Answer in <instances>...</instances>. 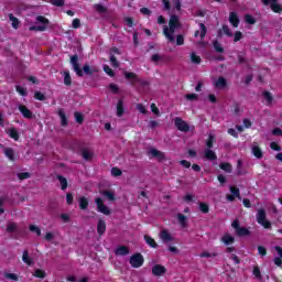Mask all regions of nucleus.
Here are the masks:
<instances>
[{
	"mask_svg": "<svg viewBox=\"0 0 282 282\" xmlns=\"http://www.w3.org/2000/svg\"><path fill=\"white\" fill-rule=\"evenodd\" d=\"M8 135L14 140L15 142H19V138H21V135L19 134V131L17 130V128H10L8 130Z\"/></svg>",
	"mask_w": 282,
	"mask_h": 282,
	"instance_id": "a878e982",
	"label": "nucleus"
},
{
	"mask_svg": "<svg viewBox=\"0 0 282 282\" xmlns=\"http://www.w3.org/2000/svg\"><path fill=\"white\" fill-rule=\"evenodd\" d=\"M46 3L55 6V8H63L65 6V0H44Z\"/></svg>",
	"mask_w": 282,
	"mask_h": 282,
	"instance_id": "4c0bfd02",
	"label": "nucleus"
},
{
	"mask_svg": "<svg viewBox=\"0 0 282 282\" xmlns=\"http://www.w3.org/2000/svg\"><path fill=\"white\" fill-rule=\"evenodd\" d=\"M56 180H58L62 191H67V186H68L67 178H65V176L58 174L56 176Z\"/></svg>",
	"mask_w": 282,
	"mask_h": 282,
	"instance_id": "cd10ccee",
	"label": "nucleus"
},
{
	"mask_svg": "<svg viewBox=\"0 0 282 282\" xmlns=\"http://www.w3.org/2000/svg\"><path fill=\"white\" fill-rule=\"evenodd\" d=\"M101 195H104V197H107L109 202H116V194L111 191H104L101 192Z\"/></svg>",
	"mask_w": 282,
	"mask_h": 282,
	"instance_id": "e433bc0d",
	"label": "nucleus"
},
{
	"mask_svg": "<svg viewBox=\"0 0 282 282\" xmlns=\"http://www.w3.org/2000/svg\"><path fill=\"white\" fill-rule=\"evenodd\" d=\"M123 75L126 80H131L130 82L131 87H138V85H140L141 87H147V85H149L147 80L138 77L135 73L124 72Z\"/></svg>",
	"mask_w": 282,
	"mask_h": 282,
	"instance_id": "f03ea898",
	"label": "nucleus"
},
{
	"mask_svg": "<svg viewBox=\"0 0 282 282\" xmlns=\"http://www.w3.org/2000/svg\"><path fill=\"white\" fill-rule=\"evenodd\" d=\"M149 154L152 155V158H158L160 161L164 160L165 158L164 152L155 148L150 149Z\"/></svg>",
	"mask_w": 282,
	"mask_h": 282,
	"instance_id": "a211bd4d",
	"label": "nucleus"
},
{
	"mask_svg": "<svg viewBox=\"0 0 282 282\" xmlns=\"http://www.w3.org/2000/svg\"><path fill=\"white\" fill-rule=\"evenodd\" d=\"M257 221L260 226H263L265 230H270V228H272V223L267 219V214L263 208L258 209Z\"/></svg>",
	"mask_w": 282,
	"mask_h": 282,
	"instance_id": "7ed1b4c3",
	"label": "nucleus"
},
{
	"mask_svg": "<svg viewBox=\"0 0 282 282\" xmlns=\"http://www.w3.org/2000/svg\"><path fill=\"white\" fill-rule=\"evenodd\" d=\"M229 23L232 25V28H239V23H241V20H239V15L237 12L231 11L229 13Z\"/></svg>",
	"mask_w": 282,
	"mask_h": 282,
	"instance_id": "f8f14e48",
	"label": "nucleus"
},
{
	"mask_svg": "<svg viewBox=\"0 0 282 282\" xmlns=\"http://www.w3.org/2000/svg\"><path fill=\"white\" fill-rule=\"evenodd\" d=\"M236 235L238 237H250V229L246 227H240L237 231Z\"/></svg>",
	"mask_w": 282,
	"mask_h": 282,
	"instance_id": "2f4dec72",
	"label": "nucleus"
},
{
	"mask_svg": "<svg viewBox=\"0 0 282 282\" xmlns=\"http://www.w3.org/2000/svg\"><path fill=\"white\" fill-rule=\"evenodd\" d=\"M131 268H142L144 265V256L142 253H134L130 257Z\"/></svg>",
	"mask_w": 282,
	"mask_h": 282,
	"instance_id": "20e7f679",
	"label": "nucleus"
},
{
	"mask_svg": "<svg viewBox=\"0 0 282 282\" xmlns=\"http://www.w3.org/2000/svg\"><path fill=\"white\" fill-rule=\"evenodd\" d=\"M215 135H213V134H209L208 135V139H207V141H206V147H207V149H213V147H214V144H215Z\"/></svg>",
	"mask_w": 282,
	"mask_h": 282,
	"instance_id": "49530a36",
	"label": "nucleus"
},
{
	"mask_svg": "<svg viewBox=\"0 0 282 282\" xmlns=\"http://www.w3.org/2000/svg\"><path fill=\"white\" fill-rule=\"evenodd\" d=\"M263 6H270V9L272 12L275 14H281L282 13V7L279 4L278 0H261Z\"/></svg>",
	"mask_w": 282,
	"mask_h": 282,
	"instance_id": "39448f33",
	"label": "nucleus"
},
{
	"mask_svg": "<svg viewBox=\"0 0 282 282\" xmlns=\"http://www.w3.org/2000/svg\"><path fill=\"white\" fill-rule=\"evenodd\" d=\"M186 100H199V96L197 94H187L185 95Z\"/></svg>",
	"mask_w": 282,
	"mask_h": 282,
	"instance_id": "69168bd1",
	"label": "nucleus"
},
{
	"mask_svg": "<svg viewBox=\"0 0 282 282\" xmlns=\"http://www.w3.org/2000/svg\"><path fill=\"white\" fill-rule=\"evenodd\" d=\"M104 72L111 78H113L116 76V72H113V69H111V67H109V65L104 66Z\"/></svg>",
	"mask_w": 282,
	"mask_h": 282,
	"instance_id": "09e8293b",
	"label": "nucleus"
},
{
	"mask_svg": "<svg viewBox=\"0 0 282 282\" xmlns=\"http://www.w3.org/2000/svg\"><path fill=\"white\" fill-rule=\"evenodd\" d=\"M64 85H66V87H70L72 85V75L69 74V70L64 72Z\"/></svg>",
	"mask_w": 282,
	"mask_h": 282,
	"instance_id": "58836bf2",
	"label": "nucleus"
},
{
	"mask_svg": "<svg viewBox=\"0 0 282 282\" xmlns=\"http://www.w3.org/2000/svg\"><path fill=\"white\" fill-rule=\"evenodd\" d=\"M15 91L20 94V96H28V89L21 86H15Z\"/></svg>",
	"mask_w": 282,
	"mask_h": 282,
	"instance_id": "6e6d98bb",
	"label": "nucleus"
},
{
	"mask_svg": "<svg viewBox=\"0 0 282 282\" xmlns=\"http://www.w3.org/2000/svg\"><path fill=\"white\" fill-rule=\"evenodd\" d=\"M111 175L113 177H120V175H122V170H120L119 167H112L111 169Z\"/></svg>",
	"mask_w": 282,
	"mask_h": 282,
	"instance_id": "4d7b16f0",
	"label": "nucleus"
},
{
	"mask_svg": "<svg viewBox=\"0 0 282 282\" xmlns=\"http://www.w3.org/2000/svg\"><path fill=\"white\" fill-rule=\"evenodd\" d=\"M70 65L79 78L83 76H94V74H98V68L96 66H90L89 64H84L83 68H80V63L78 62V54L70 56Z\"/></svg>",
	"mask_w": 282,
	"mask_h": 282,
	"instance_id": "f257e3e1",
	"label": "nucleus"
},
{
	"mask_svg": "<svg viewBox=\"0 0 282 282\" xmlns=\"http://www.w3.org/2000/svg\"><path fill=\"white\" fill-rule=\"evenodd\" d=\"M9 20L11 21V25L14 30H19V18L14 17V14H9Z\"/></svg>",
	"mask_w": 282,
	"mask_h": 282,
	"instance_id": "f704fd0d",
	"label": "nucleus"
},
{
	"mask_svg": "<svg viewBox=\"0 0 282 282\" xmlns=\"http://www.w3.org/2000/svg\"><path fill=\"white\" fill-rule=\"evenodd\" d=\"M252 155H254L257 160H261L263 158V150H261L259 145H253Z\"/></svg>",
	"mask_w": 282,
	"mask_h": 282,
	"instance_id": "bb28decb",
	"label": "nucleus"
},
{
	"mask_svg": "<svg viewBox=\"0 0 282 282\" xmlns=\"http://www.w3.org/2000/svg\"><path fill=\"white\" fill-rule=\"evenodd\" d=\"M176 45H184V35L178 34L176 36Z\"/></svg>",
	"mask_w": 282,
	"mask_h": 282,
	"instance_id": "774afa93",
	"label": "nucleus"
},
{
	"mask_svg": "<svg viewBox=\"0 0 282 282\" xmlns=\"http://www.w3.org/2000/svg\"><path fill=\"white\" fill-rule=\"evenodd\" d=\"M31 174L29 172H21L18 174V178L23 182V180H30Z\"/></svg>",
	"mask_w": 282,
	"mask_h": 282,
	"instance_id": "3c124183",
	"label": "nucleus"
},
{
	"mask_svg": "<svg viewBox=\"0 0 282 282\" xmlns=\"http://www.w3.org/2000/svg\"><path fill=\"white\" fill-rule=\"evenodd\" d=\"M116 257H127L129 254V247L127 246H119L115 249Z\"/></svg>",
	"mask_w": 282,
	"mask_h": 282,
	"instance_id": "4468645a",
	"label": "nucleus"
},
{
	"mask_svg": "<svg viewBox=\"0 0 282 282\" xmlns=\"http://www.w3.org/2000/svg\"><path fill=\"white\" fill-rule=\"evenodd\" d=\"M95 203H96L98 213H101L102 215H111V209H109V207L105 205V202L102 200V198L97 197L95 199Z\"/></svg>",
	"mask_w": 282,
	"mask_h": 282,
	"instance_id": "0eeeda50",
	"label": "nucleus"
},
{
	"mask_svg": "<svg viewBox=\"0 0 282 282\" xmlns=\"http://www.w3.org/2000/svg\"><path fill=\"white\" fill-rule=\"evenodd\" d=\"M169 26L176 28V29L181 28L180 17H177L176 14L171 15L169 21Z\"/></svg>",
	"mask_w": 282,
	"mask_h": 282,
	"instance_id": "5701e85b",
	"label": "nucleus"
},
{
	"mask_svg": "<svg viewBox=\"0 0 282 282\" xmlns=\"http://www.w3.org/2000/svg\"><path fill=\"white\" fill-rule=\"evenodd\" d=\"M199 31H195L194 36L197 39V36L200 37L202 41H204V39H206V33L208 32V28H206V24L204 23H199Z\"/></svg>",
	"mask_w": 282,
	"mask_h": 282,
	"instance_id": "ddd939ff",
	"label": "nucleus"
},
{
	"mask_svg": "<svg viewBox=\"0 0 282 282\" xmlns=\"http://www.w3.org/2000/svg\"><path fill=\"white\" fill-rule=\"evenodd\" d=\"M57 115L61 118L62 127H67V124H69V121L67 120V115H65V110H63V108H61L58 110Z\"/></svg>",
	"mask_w": 282,
	"mask_h": 282,
	"instance_id": "412c9836",
	"label": "nucleus"
},
{
	"mask_svg": "<svg viewBox=\"0 0 282 282\" xmlns=\"http://www.w3.org/2000/svg\"><path fill=\"white\" fill-rule=\"evenodd\" d=\"M213 45H214L215 52H217L218 54H224V47L221 46L219 41H217V40L214 41Z\"/></svg>",
	"mask_w": 282,
	"mask_h": 282,
	"instance_id": "37998d69",
	"label": "nucleus"
},
{
	"mask_svg": "<svg viewBox=\"0 0 282 282\" xmlns=\"http://www.w3.org/2000/svg\"><path fill=\"white\" fill-rule=\"evenodd\" d=\"M29 230L31 232H35L37 235V237H41V228H39L37 226L35 225H30L29 226Z\"/></svg>",
	"mask_w": 282,
	"mask_h": 282,
	"instance_id": "864d4df0",
	"label": "nucleus"
},
{
	"mask_svg": "<svg viewBox=\"0 0 282 282\" xmlns=\"http://www.w3.org/2000/svg\"><path fill=\"white\" fill-rule=\"evenodd\" d=\"M245 22L248 23V25H254V23H257V19H254L252 14L247 13L245 14Z\"/></svg>",
	"mask_w": 282,
	"mask_h": 282,
	"instance_id": "a19ab883",
	"label": "nucleus"
},
{
	"mask_svg": "<svg viewBox=\"0 0 282 282\" xmlns=\"http://www.w3.org/2000/svg\"><path fill=\"white\" fill-rule=\"evenodd\" d=\"M37 23H42L43 25H50V20L43 15L36 17Z\"/></svg>",
	"mask_w": 282,
	"mask_h": 282,
	"instance_id": "8fccbe9b",
	"label": "nucleus"
},
{
	"mask_svg": "<svg viewBox=\"0 0 282 282\" xmlns=\"http://www.w3.org/2000/svg\"><path fill=\"white\" fill-rule=\"evenodd\" d=\"M174 124L178 131H183V133H188L191 131V126L186 121H184L182 118L176 117L174 119Z\"/></svg>",
	"mask_w": 282,
	"mask_h": 282,
	"instance_id": "423d86ee",
	"label": "nucleus"
},
{
	"mask_svg": "<svg viewBox=\"0 0 282 282\" xmlns=\"http://www.w3.org/2000/svg\"><path fill=\"white\" fill-rule=\"evenodd\" d=\"M205 159L209 160V162H215L217 160V154L212 149H205Z\"/></svg>",
	"mask_w": 282,
	"mask_h": 282,
	"instance_id": "aec40b11",
	"label": "nucleus"
},
{
	"mask_svg": "<svg viewBox=\"0 0 282 282\" xmlns=\"http://www.w3.org/2000/svg\"><path fill=\"white\" fill-rule=\"evenodd\" d=\"M7 232H17V224L15 223H9L7 225Z\"/></svg>",
	"mask_w": 282,
	"mask_h": 282,
	"instance_id": "5fc2aeb1",
	"label": "nucleus"
},
{
	"mask_svg": "<svg viewBox=\"0 0 282 282\" xmlns=\"http://www.w3.org/2000/svg\"><path fill=\"white\" fill-rule=\"evenodd\" d=\"M176 30H177L176 26H166L165 25L163 28V34L170 41V43H175V36H173V34H175Z\"/></svg>",
	"mask_w": 282,
	"mask_h": 282,
	"instance_id": "6e6552de",
	"label": "nucleus"
},
{
	"mask_svg": "<svg viewBox=\"0 0 282 282\" xmlns=\"http://www.w3.org/2000/svg\"><path fill=\"white\" fill-rule=\"evenodd\" d=\"M223 34H225L228 37L232 36V31H230V26L224 24L223 28L218 30V36H223Z\"/></svg>",
	"mask_w": 282,
	"mask_h": 282,
	"instance_id": "b1692460",
	"label": "nucleus"
},
{
	"mask_svg": "<svg viewBox=\"0 0 282 282\" xmlns=\"http://www.w3.org/2000/svg\"><path fill=\"white\" fill-rule=\"evenodd\" d=\"M229 191L231 195L237 197V199H241V192L239 191V187L230 186Z\"/></svg>",
	"mask_w": 282,
	"mask_h": 282,
	"instance_id": "79ce46f5",
	"label": "nucleus"
},
{
	"mask_svg": "<svg viewBox=\"0 0 282 282\" xmlns=\"http://www.w3.org/2000/svg\"><path fill=\"white\" fill-rule=\"evenodd\" d=\"M95 153L87 150V149H82V158L85 160V162H91L94 160Z\"/></svg>",
	"mask_w": 282,
	"mask_h": 282,
	"instance_id": "2eb2a0df",
	"label": "nucleus"
},
{
	"mask_svg": "<svg viewBox=\"0 0 282 282\" xmlns=\"http://www.w3.org/2000/svg\"><path fill=\"white\" fill-rule=\"evenodd\" d=\"M117 116L118 118H122L124 116V100L119 99L117 102Z\"/></svg>",
	"mask_w": 282,
	"mask_h": 282,
	"instance_id": "4be33fe9",
	"label": "nucleus"
},
{
	"mask_svg": "<svg viewBox=\"0 0 282 282\" xmlns=\"http://www.w3.org/2000/svg\"><path fill=\"white\" fill-rule=\"evenodd\" d=\"M262 96L267 100L268 105H272V100H274V97H272V94L270 91H263Z\"/></svg>",
	"mask_w": 282,
	"mask_h": 282,
	"instance_id": "c03bdc74",
	"label": "nucleus"
},
{
	"mask_svg": "<svg viewBox=\"0 0 282 282\" xmlns=\"http://www.w3.org/2000/svg\"><path fill=\"white\" fill-rule=\"evenodd\" d=\"M96 10H97V12H99L100 14H105V12H107L106 7L102 6V4H96Z\"/></svg>",
	"mask_w": 282,
	"mask_h": 282,
	"instance_id": "338daca9",
	"label": "nucleus"
},
{
	"mask_svg": "<svg viewBox=\"0 0 282 282\" xmlns=\"http://www.w3.org/2000/svg\"><path fill=\"white\" fill-rule=\"evenodd\" d=\"M34 98H35V100L44 101L45 100V95L41 91H35Z\"/></svg>",
	"mask_w": 282,
	"mask_h": 282,
	"instance_id": "680f3d73",
	"label": "nucleus"
},
{
	"mask_svg": "<svg viewBox=\"0 0 282 282\" xmlns=\"http://www.w3.org/2000/svg\"><path fill=\"white\" fill-rule=\"evenodd\" d=\"M78 202H79L80 210H87V208H89V198L88 197L80 196Z\"/></svg>",
	"mask_w": 282,
	"mask_h": 282,
	"instance_id": "6ab92c4d",
	"label": "nucleus"
},
{
	"mask_svg": "<svg viewBox=\"0 0 282 282\" xmlns=\"http://www.w3.org/2000/svg\"><path fill=\"white\" fill-rule=\"evenodd\" d=\"M3 153L10 162H17V158L14 156V149L12 148H4Z\"/></svg>",
	"mask_w": 282,
	"mask_h": 282,
	"instance_id": "f3484780",
	"label": "nucleus"
},
{
	"mask_svg": "<svg viewBox=\"0 0 282 282\" xmlns=\"http://www.w3.org/2000/svg\"><path fill=\"white\" fill-rule=\"evenodd\" d=\"M4 276L10 281H19V275L17 273H4Z\"/></svg>",
	"mask_w": 282,
	"mask_h": 282,
	"instance_id": "13d9d810",
	"label": "nucleus"
},
{
	"mask_svg": "<svg viewBox=\"0 0 282 282\" xmlns=\"http://www.w3.org/2000/svg\"><path fill=\"white\" fill-rule=\"evenodd\" d=\"M160 238L162 239V241L164 243H169V241H173V236L171 235V232H169V230L163 229L160 234Z\"/></svg>",
	"mask_w": 282,
	"mask_h": 282,
	"instance_id": "dca6fc26",
	"label": "nucleus"
},
{
	"mask_svg": "<svg viewBox=\"0 0 282 282\" xmlns=\"http://www.w3.org/2000/svg\"><path fill=\"white\" fill-rule=\"evenodd\" d=\"M177 219L182 228H186V216L184 214H178Z\"/></svg>",
	"mask_w": 282,
	"mask_h": 282,
	"instance_id": "de8ad7c7",
	"label": "nucleus"
},
{
	"mask_svg": "<svg viewBox=\"0 0 282 282\" xmlns=\"http://www.w3.org/2000/svg\"><path fill=\"white\" fill-rule=\"evenodd\" d=\"M221 241L225 243V246H231V243H235V237L230 236L229 234H225Z\"/></svg>",
	"mask_w": 282,
	"mask_h": 282,
	"instance_id": "c85d7f7f",
	"label": "nucleus"
},
{
	"mask_svg": "<svg viewBox=\"0 0 282 282\" xmlns=\"http://www.w3.org/2000/svg\"><path fill=\"white\" fill-rule=\"evenodd\" d=\"M72 28L73 30H78V28H80V19L78 18L74 19L72 22Z\"/></svg>",
	"mask_w": 282,
	"mask_h": 282,
	"instance_id": "e2e57ef3",
	"label": "nucleus"
},
{
	"mask_svg": "<svg viewBox=\"0 0 282 282\" xmlns=\"http://www.w3.org/2000/svg\"><path fill=\"white\" fill-rule=\"evenodd\" d=\"M243 39V33L241 31H236L234 34V43H239Z\"/></svg>",
	"mask_w": 282,
	"mask_h": 282,
	"instance_id": "603ef678",
	"label": "nucleus"
},
{
	"mask_svg": "<svg viewBox=\"0 0 282 282\" xmlns=\"http://www.w3.org/2000/svg\"><path fill=\"white\" fill-rule=\"evenodd\" d=\"M253 275L256 276V279H259V280L263 279L261 276V269L259 267L253 268Z\"/></svg>",
	"mask_w": 282,
	"mask_h": 282,
	"instance_id": "052dcab7",
	"label": "nucleus"
},
{
	"mask_svg": "<svg viewBox=\"0 0 282 282\" xmlns=\"http://www.w3.org/2000/svg\"><path fill=\"white\" fill-rule=\"evenodd\" d=\"M105 232H107V223L105 221V219L99 218L97 223V235H99V237H102Z\"/></svg>",
	"mask_w": 282,
	"mask_h": 282,
	"instance_id": "9b49d317",
	"label": "nucleus"
},
{
	"mask_svg": "<svg viewBox=\"0 0 282 282\" xmlns=\"http://www.w3.org/2000/svg\"><path fill=\"white\" fill-rule=\"evenodd\" d=\"M228 86V82L224 77H218L217 80L215 82V87L217 89H225V87Z\"/></svg>",
	"mask_w": 282,
	"mask_h": 282,
	"instance_id": "393cba45",
	"label": "nucleus"
},
{
	"mask_svg": "<svg viewBox=\"0 0 282 282\" xmlns=\"http://www.w3.org/2000/svg\"><path fill=\"white\" fill-rule=\"evenodd\" d=\"M18 109L20 113H22L23 118H26V120H32L34 118L32 110H30L25 105H20Z\"/></svg>",
	"mask_w": 282,
	"mask_h": 282,
	"instance_id": "9d476101",
	"label": "nucleus"
},
{
	"mask_svg": "<svg viewBox=\"0 0 282 282\" xmlns=\"http://www.w3.org/2000/svg\"><path fill=\"white\" fill-rule=\"evenodd\" d=\"M110 63L112 67L118 68L120 67V62H118V58H116V55L110 56Z\"/></svg>",
	"mask_w": 282,
	"mask_h": 282,
	"instance_id": "bf43d9fd",
	"label": "nucleus"
},
{
	"mask_svg": "<svg viewBox=\"0 0 282 282\" xmlns=\"http://www.w3.org/2000/svg\"><path fill=\"white\" fill-rule=\"evenodd\" d=\"M22 261L23 263H26V265H32V263H34V260L30 258V252L28 250L23 251Z\"/></svg>",
	"mask_w": 282,
	"mask_h": 282,
	"instance_id": "c756f323",
	"label": "nucleus"
},
{
	"mask_svg": "<svg viewBox=\"0 0 282 282\" xmlns=\"http://www.w3.org/2000/svg\"><path fill=\"white\" fill-rule=\"evenodd\" d=\"M74 118L77 124H83V122H85V116L83 115V112L75 111Z\"/></svg>",
	"mask_w": 282,
	"mask_h": 282,
	"instance_id": "c9c22d12",
	"label": "nucleus"
},
{
	"mask_svg": "<svg viewBox=\"0 0 282 282\" xmlns=\"http://www.w3.org/2000/svg\"><path fill=\"white\" fill-rule=\"evenodd\" d=\"M33 276H35V279H45V276H47V273H45V271L42 269H36L33 273Z\"/></svg>",
	"mask_w": 282,
	"mask_h": 282,
	"instance_id": "ea45409f",
	"label": "nucleus"
},
{
	"mask_svg": "<svg viewBox=\"0 0 282 282\" xmlns=\"http://www.w3.org/2000/svg\"><path fill=\"white\" fill-rule=\"evenodd\" d=\"M152 274L153 276H164V274H166V267L162 264H154L152 267Z\"/></svg>",
	"mask_w": 282,
	"mask_h": 282,
	"instance_id": "1a4fd4ad",
	"label": "nucleus"
},
{
	"mask_svg": "<svg viewBox=\"0 0 282 282\" xmlns=\"http://www.w3.org/2000/svg\"><path fill=\"white\" fill-rule=\"evenodd\" d=\"M219 169H221V171H225L226 173H232V165L228 162L220 163Z\"/></svg>",
	"mask_w": 282,
	"mask_h": 282,
	"instance_id": "72a5a7b5",
	"label": "nucleus"
},
{
	"mask_svg": "<svg viewBox=\"0 0 282 282\" xmlns=\"http://www.w3.org/2000/svg\"><path fill=\"white\" fill-rule=\"evenodd\" d=\"M109 89H110V91H112V94H119V91H120V88L118 87V85H116L113 83L109 85Z\"/></svg>",
	"mask_w": 282,
	"mask_h": 282,
	"instance_id": "0e129e2a",
	"label": "nucleus"
},
{
	"mask_svg": "<svg viewBox=\"0 0 282 282\" xmlns=\"http://www.w3.org/2000/svg\"><path fill=\"white\" fill-rule=\"evenodd\" d=\"M199 210L203 213V215H208L210 213V206L208 203H198Z\"/></svg>",
	"mask_w": 282,
	"mask_h": 282,
	"instance_id": "473e14b6",
	"label": "nucleus"
},
{
	"mask_svg": "<svg viewBox=\"0 0 282 282\" xmlns=\"http://www.w3.org/2000/svg\"><path fill=\"white\" fill-rule=\"evenodd\" d=\"M191 61L194 63V65H199L202 63V57L197 55L196 53L191 54Z\"/></svg>",
	"mask_w": 282,
	"mask_h": 282,
	"instance_id": "a18cd8bd",
	"label": "nucleus"
},
{
	"mask_svg": "<svg viewBox=\"0 0 282 282\" xmlns=\"http://www.w3.org/2000/svg\"><path fill=\"white\" fill-rule=\"evenodd\" d=\"M143 239L145 243L150 246V248H158V242H155V239H153L151 236L145 235Z\"/></svg>",
	"mask_w": 282,
	"mask_h": 282,
	"instance_id": "7c9ffc66",
	"label": "nucleus"
}]
</instances>
